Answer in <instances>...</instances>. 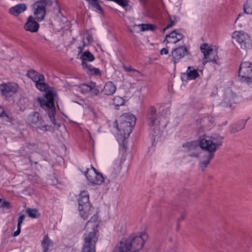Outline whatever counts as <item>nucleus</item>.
<instances>
[{"label": "nucleus", "mask_w": 252, "mask_h": 252, "mask_svg": "<svg viewBox=\"0 0 252 252\" xmlns=\"http://www.w3.org/2000/svg\"><path fill=\"white\" fill-rule=\"evenodd\" d=\"M28 76L36 83V88L41 91L47 92L43 97H39L37 101L40 106L47 111L48 115L52 123L56 124L55 115V108L54 102V94L52 91L48 90L49 86L45 82V78L41 73L34 70H29L28 72Z\"/></svg>", "instance_id": "1"}, {"label": "nucleus", "mask_w": 252, "mask_h": 252, "mask_svg": "<svg viewBox=\"0 0 252 252\" xmlns=\"http://www.w3.org/2000/svg\"><path fill=\"white\" fill-rule=\"evenodd\" d=\"M223 137L220 135L213 134L210 136H203L199 140V146L200 148L208 153L205 155L203 159L200 162V167L203 170L210 163L214 157L215 152L222 145Z\"/></svg>", "instance_id": "2"}, {"label": "nucleus", "mask_w": 252, "mask_h": 252, "mask_svg": "<svg viewBox=\"0 0 252 252\" xmlns=\"http://www.w3.org/2000/svg\"><path fill=\"white\" fill-rule=\"evenodd\" d=\"M99 225L98 216L94 215L87 222L84 231V244L83 248V252H95V244L97 241V228Z\"/></svg>", "instance_id": "3"}, {"label": "nucleus", "mask_w": 252, "mask_h": 252, "mask_svg": "<svg viewBox=\"0 0 252 252\" xmlns=\"http://www.w3.org/2000/svg\"><path fill=\"white\" fill-rule=\"evenodd\" d=\"M147 235H132L128 238L122 240L113 252H137L143 247Z\"/></svg>", "instance_id": "4"}, {"label": "nucleus", "mask_w": 252, "mask_h": 252, "mask_svg": "<svg viewBox=\"0 0 252 252\" xmlns=\"http://www.w3.org/2000/svg\"><path fill=\"white\" fill-rule=\"evenodd\" d=\"M146 118L148 126L153 131V133H151V134L153 136L155 137V140L156 137L159 133V126L160 124L157 110L155 107L153 106L149 107L147 112Z\"/></svg>", "instance_id": "5"}, {"label": "nucleus", "mask_w": 252, "mask_h": 252, "mask_svg": "<svg viewBox=\"0 0 252 252\" xmlns=\"http://www.w3.org/2000/svg\"><path fill=\"white\" fill-rule=\"evenodd\" d=\"M234 43H237L238 46L244 50H247L252 48V42L249 35L242 31H235L232 34Z\"/></svg>", "instance_id": "6"}, {"label": "nucleus", "mask_w": 252, "mask_h": 252, "mask_svg": "<svg viewBox=\"0 0 252 252\" xmlns=\"http://www.w3.org/2000/svg\"><path fill=\"white\" fill-rule=\"evenodd\" d=\"M27 123L32 127L46 131L50 130V126L46 125L40 114L37 112L31 113L27 117Z\"/></svg>", "instance_id": "7"}, {"label": "nucleus", "mask_w": 252, "mask_h": 252, "mask_svg": "<svg viewBox=\"0 0 252 252\" xmlns=\"http://www.w3.org/2000/svg\"><path fill=\"white\" fill-rule=\"evenodd\" d=\"M200 50L203 53L204 58L203 60V63L206 64L208 62L217 63L218 56L216 50H214L211 46L207 43L203 44L200 47Z\"/></svg>", "instance_id": "8"}, {"label": "nucleus", "mask_w": 252, "mask_h": 252, "mask_svg": "<svg viewBox=\"0 0 252 252\" xmlns=\"http://www.w3.org/2000/svg\"><path fill=\"white\" fill-rule=\"evenodd\" d=\"M239 76L242 82H249L252 78V64L249 62H243L241 63L239 71Z\"/></svg>", "instance_id": "9"}, {"label": "nucleus", "mask_w": 252, "mask_h": 252, "mask_svg": "<svg viewBox=\"0 0 252 252\" xmlns=\"http://www.w3.org/2000/svg\"><path fill=\"white\" fill-rule=\"evenodd\" d=\"M52 4V1L44 0L38 1L34 3L33 7L35 9L34 14L38 20H43L46 14L45 7L47 6H51Z\"/></svg>", "instance_id": "10"}, {"label": "nucleus", "mask_w": 252, "mask_h": 252, "mask_svg": "<svg viewBox=\"0 0 252 252\" xmlns=\"http://www.w3.org/2000/svg\"><path fill=\"white\" fill-rule=\"evenodd\" d=\"M18 85L13 82L0 84V94L5 98L12 96L17 93Z\"/></svg>", "instance_id": "11"}, {"label": "nucleus", "mask_w": 252, "mask_h": 252, "mask_svg": "<svg viewBox=\"0 0 252 252\" xmlns=\"http://www.w3.org/2000/svg\"><path fill=\"white\" fill-rule=\"evenodd\" d=\"M85 175L88 180L94 184L100 185L104 180L103 175L101 173H97L94 168H93V170L87 171Z\"/></svg>", "instance_id": "12"}, {"label": "nucleus", "mask_w": 252, "mask_h": 252, "mask_svg": "<svg viewBox=\"0 0 252 252\" xmlns=\"http://www.w3.org/2000/svg\"><path fill=\"white\" fill-rule=\"evenodd\" d=\"M91 203L89 201V193L87 191H82L78 198V210L83 209L90 211L91 208Z\"/></svg>", "instance_id": "13"}, {"label": "nucleus", "mask_w": 252, "mask_h": 252, "mask_svg": "<svg viewBox=\"0 0 252 252\" xmlns=\"http://www.w3.org/2000/svg\"><path fill=\"white\" fill-rule=\"evenodd\" d=\"M39 28V24L32 15L28 18L27 21L24 26V29L26 31L31 32H36L38 31Z\"/></svg>", "instance_id": "14"}, {"label": "nucleus", "mask_w": 252, "mask_h": 252, "mask_svg": "<svg viewBox=\"0 0 252 252\" xmlns=\"http://www.w3.org/2000/svg\"><path fill=\"white\" fill-rule=\"evenodd\" d=\"M82 54L80 56V59L82 61L81 65L83 67H90L91 64L89 62H93L95 58L93 54H92L89 51H85L83 53H81Z\"/></svg>", "instance_id": "15"}, {"label": "nucleus", "mask_w": 252, "mask_h": 252, "mask_svg": "<svg viewBox=\"0 0 252 252\" xmlns=\"http://www.w3.org/2000/svg\"><path fill=\"white\" fill-rule=\"evenodd\" d=\"M133 126L130 124H127V123L121 121L120 126L117 125L116 128L121 132V134L123 135L124 137L126 138L129 136L130 133L132 130Z\"/></svg>", "instance_id": "16"}, {"label": "nucleus", "mask_w": 252, "mask_h": 252, "mask_svg": "<svg viewBox=\"0 0 252 252\" xmlns=\"http://www.w3.org/2000/svg\"><path fill=\"white\" fill-rule=\"evenodd\" d=\"M188 54V49L185 46H180L174 49L172 52V55L174 59V63H176V60L183 58L186 54Z\"/></svg>", "instance_id": "17"}, {"label": "nucleus", "mask_w": 252, "mask_h": 252, "mask_svg": "<svg viewBox=\"0 0 252 252\" xmlns=\"http://www.w3.org/2000/svg\"><path fill=\"white\" fill-rule=\"evenodd\" d=\"M116 86L111 81H108L104 85L101 93L104 95H111L113 94L116 91Z\"/></svg>", "instance_id": "18"}, {"label": "nucleus", "mask_w": 252, "mask_h": 252, "mask_svg": "<svg viewBox=\"0 0 252 252\" xmlns=\"http://www.w3.org/2000/svg\"><path fill=\"white\" fill-rule=\"evenodd\" d=\"M26 9V5L24 3H21L11 7L9 12L11 15L17 16L20 13L24 12Z\"/></svg>", "instance_id": "19"}, {"label": "nucleus", "mask_w": 252, "mask_h": 252, "mask_svg": "<svg viewBox=\"0 0 252 252\" xmlns=\"http://www.w3.org/2000/svg\"><path fill=\"white\" fill-rule=\"evenodd\" d=\"M237 97L235 94L231 91L226 93L223 99L226 106H231L233 103L236 102Z\"/></svg>", "instance_id": "20"}, {"label": "nucleus", "mask_w": 252, "mask_h": 252, "mask_svg": "<svg viewBox=\"0 0 252 252\" xmlns=\"http://www.w3.org/2000/svg\"><path fill=\"white\" fill-rule=\"evenodd\" d=\"M43 252H50L53 248V244L47 235L44 237L41 242Z\"/></svg>", "instance_id": "21"}, {"label": "nucleus", "mask_w": 252, "mask_h": 252, "mask_svg": "<svg viewBox=\"0 0 252 252\" xmlns=\"http://www.w3.org/2000/svg\"><path fill=\"white\" fill-rule=\"evenodd\" d=\"M121 121L124 122L127 124H130L132 126H134L136 123L135 117L131 114H125L121 117Z\"/></svg>", "instance_id": "22"}, {"label": "nucleus", "mask_w": 252, "mask_h": 252, "mask_svg": "<svg viewBox=\"0 0 252 252\" xmlns=\"http://www.w3.org/2000/svg\"><path fill=\"white\" fill-rule=\"evenodd\" d=\"M93 42V37L90 34L87 35L86 38L83 37L82 40L81 41V42L82 43V45H80L78 49L79 50L78 51V54H81L83 50L84 49V48L86 46H88L90 44H91Z\"/></svg>", "instance_id": "23"}, {"label": "nucleus", "mask_w": 252, "mask_h": 252, "mask_svg": "<svg viewBox=\"0 0 252 252\" xmlns=\"http://www.w3.org/2000/svg\"><path fill=\"white\" fill-rule=\"evenodd\" d=\"M198 70L195 69L192 66H189L187 70V75L189 79L194 80L197 78L199 74L198 72Z\"/></svg>", "instance_id": "24"}, {"label": "nucleus", "mask_w": 252, "mask_h": 252, "mask_svg": "<svg viewBox=\"0 0 252 252\" xmlns=\"http://www.w3.org/2000/svg\"><path fill=\"white\" fill-rule=\"evenodd\" d=\"M176 35L177 30H174L171 32L169 34L166 35L163 42L167 43H176Z\"/></svg>", "instance_id": "25"}, {"label": "nucleus", "mask_w": 252, "mask_h": 252, "mask_svg": "<svg viewBox=\"0 0 252 252\" xmlns=\"http://www.w3.org/2000/svg\"><path fill=\"white\" fill-rule=\"evenodd\" d=\"M246 120H242L240 122H239L235 126H233L232 127L230 131L232 133H235L244 128L246 126Z\"/></svg>", "instance_id": "26"}, {"label": "nucleus", "mask_w": 252, "mask_h": 252, "mask_svg": "<svg viewBox=\"0 0 252 252\" xmlns=\"http://www.w3.org/2000/svg\"><path fill=\"white\" fill-rule=\"evenodd\" d=\"M6 117L8 119V121L12 122L13 120L12 114L8 110H4V108L0 106V117Z\"/></svg>", "instance_id": "27"}, {"label": "nucleus", "mask_w": 252, "mask_h": 252, "mask_svg": "<svg viewBox=\"0 0 252 252\" xmlns=\"http://www.w3.org/2000/svg\"><path fill=\"white\" fill-rule=\"evenodd\" d=\"M88 2L91 5L93 9L99 13H102V9L98 3V0H87Z\"/></svg>", "instance_id": "28"}, {"label": "nucleus", "mask_w": 252, "mask_h": 252, "mask_svg": "<svg viewBox=\"0 0 252 252\" xmlns=\"http://www.w3.org/2000/svg\"><path fill=\"white\" fill-rule=\"evenodd\" d=\"M125 100L123 98L119 96H116L112 100V104L115 106L116 109H118L120 106L124 105Z\"/></svg>", "instance_id": "29"}, {"label": "nucleus", "mask_w": 252, "mask_h": 252, "mask_svg": "<svg viewBox=\"0 0 252 252\" xmlns=\"http://www.w3.org/2000/svg\"><path fill=\"white\" fill-rule=\"evenodd\" d=\"M26 213L30 217L32 218H38L40 216V213L36 209L28 208L26 210Z\"/></svg>", "instance_id": "30"}, {"label": "nucleus", "mask_w": 252, "mask_h": 252, "mask_svg": "<svg viewBox=\"0 0 252 252\" xmlns=\"http://www.w3.org/2000/svg\"><path fill=\"white\" fill-rule=\"evenodd\" d=\"M84 69L87 70L88 71H89L90 72L89 73L92 75H94L99 76L101 75V73L99 69L98 68L94 67L91 64L90 67H85Z\"/></svg>", "instance_id": "31"}, {"label": "nucleus", "mask_w": 252, "mask_h": 252, "mask_svg": "<svg viewBox=\"0 0 252 252\" xmlns=\"http://www.w3.org/2000/svg\"><path fill=\"white\" fill-rule=\"evenodd\" d=\"M93 208L92 206H91V208L90 209V211H88L87 210L83 209L82 210H79L80 212V215L81 217L84 219L86 220L89 216H90L93 212Z\"/></svg>", "instance_id": "32"}, {"label": "nucleus", "mask_w": 252, "mask_h": 252, "mask_svg": "<svg viewBox=\"0 0 252 252\" xmlns=\"http://www.w3.org/2000/svg\"><path fill=\"white\" fill-rule=\"evenodd\" d=\"M137 26L141 28V31L142 32L153 31L155 29V26L152 24H142L138 25Z\"/></svg>", "instance_id": "33"}, {"label": "nucleus", "mask_w": 252, "mask_h": 252, "mask_svg": "<svg viewBox=\"0 0 252 252\" xmlns=\"http://www.w3.org/2000/svg\"><path fill=\"white\" fill-rule=\"evenodd\" d=\"M115 229L118 232L124 233L126 231V225L124 222H119L115 225Z\"/></svg>", "instance_id": "34"}, {"label": "nucleus", "mask_w": 252, "mask_h": 252, "mask_svg": "<svg viewBox=\"0 0 252 252\" xmlns=\"http://www.w3.org/2000/svg\"><path fill=\"white\" fill-rule=\"evenodd\" d=\"M244 12L248 14H252V0H248L244 5Z\"/></svg>", "instance_id": "35"}, {"label": "nucleus", "mask_w": 252, "mask_h": 252, "mask_svg": "<svg viewBox=\"0 0 252 252\" xmlns=\"http://www.w3.org/2000/svg\"><path fill=\"white\" fill-rule=\"evenodd\" d=\"M170 23L168 24L164 29L163 31L172 28L175 23V21L172 18L171 16H169Z\"/></svg>", "instance_id": "36"}, {"label": "nucleus", "mask_w": 252, "mask_h": 252, "mask_svg": "<svg viewBox=\"0 0 252 252\" xmlns=\"http://www.w3.org/2000/svg\"><path fill=\"white\" fill-rule=\"evenodd\" d=\"M115 2L124 7L128 5V2L126 0H116Z\"/></svg>", "instance_id": "37"}, {"label": "nucleus", "mask_w": 252, "mask_h": 252, "mask_svg": "<svg viewBox=\"0 0 252 252\" xmlns=\"http://www.w3.org/2000/svg\"><path fill=\"white\" fill-rule=\"evenodd\" d=\"M90 92L92 94L96 95L99 93V90L94 86V84L92 83L91 90H90Z\"/></svg>", "instance_id": "38"}, {"label": "nucleus", "mask_w": 252, "mask_h": 252, "mask_svg": "<svg viewBox=\"0 0 252 252\" xmlns=\"http://www.w3.org/2000/svg\"><path fill=\"white\" fill-rule=\"evenodd\" d=\"M91 87L92 85L83 84L82 86V91H84L85 92H90V90H91Z\"/></svg>", "instance_id": "39"}, {"label": "nucleus", "mask_w": 252, "mask_h": 252, "mask_svg": "<svg viewBox=\"0 0 252 252\" xmlns=\"http://www.w3.org/2000/svg\"><path fill=\"white\" fill-rule=\"evenodd\" d=\"M28 148L30 149V150H35L37 149V146L36 144L35 143H32V144H31V143H29L28 144Z\"/></svg>", "instance_id": "40"}, {"label": "nucleus", "mask_w": 252, "mask_h": 252, "mask_svg": "<svg viewBox=\"0 0 252 252\" xmlns=\"http://www.w3.org/2000/svg\"><path fill=\"white\" fill-rule=\"evenodd\" d=\"M1 207L2 208H4L5 209H9L10 207V205L9 202L8 201H4L2 203L1 205Z\"/></svg>", "instance_id": "41"}, {"label": "nucleus", "mask_w": 252, "mask_h": 252, "mask_svg": "<svg viewBox=\"0 0 252 252\" xmlns=\"http://www.w3.org/2000/svg\"><path fill=\"white\" fill-rule=\"evenodd\" d=\"M184 37V36L181 33L178 32V31L177 30V35H176V43L180 40H182Z\"/></svg>", "instance_id": "42"}, {"label": "nucleus", "mask_w": 252, "mask_h": 252, "mask_svg": "<svg viewBox=\"0 0 252 252\" xmlns=\"http://www.w3.org/2000/svg\"><path fill=\"white\" fill-rule=\"evenodd\" d=\"M25 219V216L24 215H21L19 218L18 220V226H21V224L23 223V221Z\"/></svg>", "instance_id": "43"}, {"label": "nucleus", "mask_w": 252, "mask_h": 252, "mask_svg": "<svg viewBox=\"0 0 252 252\" xmlns=\"http://www.w3.org/2000/svg\"><path fill=\"white\" fill-rule=\"evenodd\" d=\"M21 232V226L17 225V230L13 233V236L16 237L18 236Z\"/></svg>", "instance_id": "44"}, {"label": "nucleus", "mask_w": 252, "mask_h": 252, "mask_svg": "<svg viewBox=\"0 0 252 252\" xmlns=\"http://www.w3.org/2000/svg\"><path fill=\"white\" fill-rule=\"evenodd\" d=\"M125 70L127 72H137L138 71L135 69H132L131 67L124 66Z\"/></svg>", "instance_id": "45"}, {"label": "nucleus", "mask_w": 252, "mask_h": 252, "mask_svg": "<svg viewBox=\"0 0 252 252\" xmlns=\"http://www.w3.org/2000/svg\"><path fill=\"white\" fill-rule=\"evenodd\" d=\"M168 53V49L167 48H162L160 51L161 54L163 55H166Z\"/></svg>", "instance_id": "46"}, {"label": "nucleus", "mask_w": 252, "mask_h": 252, "mask_svg": "<svg viewBox=\"0 0 252 252\" xmlns=\"http://www.w3.org/2000/svg\"><path fill=\"white\" fill-rule=\"evenodd\" d=\"M29 159L31 164L32 163L37 164L38 162L37 160H33L32 157H30Z\"/></svg>", "instance_id": "47"}, {"label": "nucleus", "mask_w": 252, "mask_h": 252, "mask_svg": "<svg viewBox=\"0 0 252 252\" xmlns=\"http://www.w3.org/2000/svg\"><path fill=\"white\" fill-rule=\"evenodd\" d=\"M185 218V216L184 215V214H182L180 217V218H179L178 220V221H182Z\"/></svg>", "instance_id": "48"}, {"label": "nucleus", "mask_w": 252, "mask_h": 252, "mask_svg": "<svg viewBox=\"0 0 252 252\" xmlns=\"http://www.w3.org/2000/svg\"><path fill=\"white\" fill-rule=\"evenodd\" d=\"M190 156H191V157H197L198 156V154H190L189 155Z\"/></svg>", "instance_id": "49"}, {"label": "nucleus", "mask_w": 252, "mask_h": 252, "mask_svg": "<svg viewBox=\"0 0 252 252\" xmlns=\"http://www.w3.org/2000/svg\"><path fill=\"white\" fill-rule=\"evenodd\" d=\"M240 16H241V14H239V15H238V17H237V19L236 20V21H235V22H236V21L238 20V19H239V17H240Z\"/></svg>", "instance_id": "50"}, {"label": "nucleus", "mask_w": 252, "mask_h": 252, "mask_svg": "<svg viewBox=\"0 0 252 252\" xmlns=\"http://www.w3.org/2000/svg\"><path fill=\"white\" fill-rule=\"evenodd\" d=\"M40 1H43V0H41ZM44 1H51L50 0H44Z\"/></svg>", "instance_id": "51"}, {"label": "nucleus", "mask_w": 252, "mask_h": 252, "mask_svg": "<svg viewBox=\"0 0 252 252\" xmlns=\"http://www.w3.org/2000/svg\"><path fill=\"white\" fill-rule=\"evenodd\" d=\"M1 199L0 198V203L1 202Z\"/></svg>", "instance_id": "52"}]
</instances>
